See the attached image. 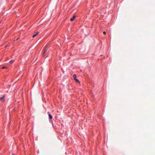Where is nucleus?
<instances>
[{
	"instance_id": "obj_3",
	"label": "nucleus",
	"mask_w": 155,
	"mask_h": 155,
	"mask_svg": "<svg viewBox=\"0 0 155 155\" xmlns=\"http://www.w3.org/2000/svg\"><path fill=\"white\" fill-rule=\"evenodd\" d=\"M48 48H47V47H46L44 51V53H43V56L45 55V53L48 50Z\"/></svg>"
},
{
	"instance_id": "obj_4",
	"label": "nucleus",
	"mask_w": 155,
	"mask_h": 155,
	"mask_svg": "<svg viewBox=\"0 0 155 155\" xmlns=\"http://www.w3.org/2000/svg\"><path fill=\"white\" fill-rule=\"evenodd\" d=\"M76 17V16L75 15H74L72 18H71L70 19V21H73L74 19Z\"/></svg>"
},
{
	"instance_id": "obj_2",
	"label": "nucleus",
	"mask_w": 155,
	"mask_h": 155,
	"mask_svg": "<svg viewBox=\"0 0 155 155\" xmlns=\"http://www.w3.org/2000/svg\"><path fill=\"white\" fill-rule=\"evenodd\" d=\"M5 95H3V97H0V101L2 102H4V101L5 100Z\"/></svg>"
},
{
	"instance_id": "obj_9",
	"label": "nucleus",
	"mask_w": 155,
	"mask_h": 155,
	"mask_svg": "<svg viewBox=\"0 0 155 155\" xmlns=\"http://www.w3.org/2000/svg\"><path fill=\"white\" fill-rule=\"evenodd\" d=\"M103 33L104 34H105L106 33L105 31H104L103 32Z\"/></svg>"
},
{
	"instance_id": "obj_1",
	"label": "nucleus",
	"mask_w": 155,
	"mask_h": 155,
	"mask_svg": "<svg viewBox=\"0 0 155 155\" xmlns=\"http://www.w3.org/2000/svg\"><path fill=\"white\" fill-rule=\"evenodd\" d=\"M73 77L74 79L75 80V81L76 82H77L79 83H80L79 81L76 78L77 76H76V74H74L73 75Z\"/></svg>"
},
{
	"instance_id": "obj_7",
	"label": "nucleus",
	"mask_w": 155,
	"mask_h": 155,
	"mask_svg": "<svg viewBox=\"0 0 155 155\" xmlns=\"http://www.w3.org/2000/svg\"><path fill=\"white\" fill-rule=\"evenodd\" d=\"M7 68V67H6L3 66L2 67V69H5V68Z\"/></svg>"
},
{
	"instance_id": "obj_5",
	"label": "nucleus",
	"mask_w": 155,
	"mask_h": 155,
	"mask_svg": "<svg viewBox=\"0 0 155 155\" xmlns=\"http://www.w3.org/2000/svg\"><path fill=\"white\" fill-rule=\"evenodd\" d=\"M39 34V32L38 31H37L36 33V34H34L32 36V37L33 38L35 37L38 34Z\"/></svg>"
},
{
	"instance_id": "obj_10",
	"label": "nucleus",
	"mask_w": 155,
	"mask_h": 155,
	"mask_svg": "<svg viewBox=\"0 0 155 155\" xmlns=\"http://www.w3.org/2000/svg\"><path fill=\"white\" fill-rule=\"evenodd\" d=\"M19 38H17L16 39V40H18Z\"/></svg>"
},
{
	"instance_id": "obj_6",
	"label": "nucleus",
	"mask_w": 155,
	"mask_h": 155,
	"mask_svg": "<svg viewBox=\"0 0 155 155\" xmlns=\"http://www.w3.org/2000/svg\"><path fill=\"white\" fill-rule=\"evenodd\" d=\"M48 116L49 118L50 119H51L52 118V116L51 114L49 113Z\"/></svg>"
},
{
	"instance_id": "obj_8",
	"label": "nucleus",
	"mask_w": 155,
	"mask_h": 155,
	"mask_svg": "<svg viewBox=\"0 0 155 155\" xmlns=\"http://www.w3.org/2000/svg\"><path fill=\"white\" fill-rule=\"evenodd\" d=\"M13 62V61L12 60L10 61V63H12Z\"/></svg>"
}]
</instances>
